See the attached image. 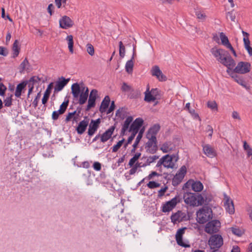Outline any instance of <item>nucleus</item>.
I'll return each mask as SVG.
<instances>
[{"instance_id":"nucleus-9","label":"nucleus","mask_w":252,"mask_h":252,"mask_svg":"<svg viewBox=\"0 0 252 252\" xmlns=\"http://www.w3.org/2000/svg\"><path fill=\"white\" fill-rule=\"evenodd\" d=\"M251 64L248 62H240L238 63L237 66L232 69L233 74L237 73L245 74L250 71Z\"/></svg>"},{"instance_id":"nucleus-20","label":"nucleus","mask_w":252,"mask_h":252,"mask_svg":"<svg viewBox=\"0 0 252 252\" xmlns=\"http://www.w3.org/2000/svg\"><path fill=\"white\" fill-rule=\"evenodd\" d=\"M184 198L186 204L192 206H196L195 193H188L184 195Z\"/></svg>"},{"instance_id":"nucleus-32","label":"nucleus","mask_w":252,"mask_h":252,"mask_svg":"<svg viewBox=\"0 0 252 252\" xmlns=\"http://www.w3.org/2000/svg\"><path fill=\"white\" fill-rule=\"evenodd\" d=\"M191 188L195 192L201 191L203 189V184L200 181H194L192 182Z\"/></svg>"},{"instance_id":"nucleus-38","label":"nucleus","mask_w":252,"mask_h":252,"mask_svg":"<svg viewBox=\"0 0 252 252\" xmlns=\"http://www.w3.org/2000/svg\"><path fill=\"white\" fill-rule=\"evenodd\" d=\"M66 40L68 42V47L69 52L71 53H73V45H74V41L73 39V36L71 35H69L67 36L66 38Z\"/></svg>"},{"instance_id":"nucleus-6","label":"nucleus","mask_w":252,"mask_h":252,"mask_svg":"<svg viewBox=\"0 0 252 252\" xmlns=\"http://www.w3.org/2000/svg\"><path fill=\"white\" fill-rule=\"evenodd\" d=\"M223 244V238L219 234L212 235L208 241V244L211 249H218L222 246Z\"/></svg>"},{"instance_id":"nucleus-28","label":"nucleus","mask_w":252,"mask_h":252,"mask_svg":"<svg viewBox=\"0 0 252 252\" xmlns=\"http://www.w3.org/2000/svg\"><path fill=\"white\" fill-rule=\"evenodd\" d=\"M173 143L171 141H166L162 144L160 149L163 153H167L173 150Z\"/></svg>"},{"instance_id":"nucleus-25","label":"nucleus","mask_w":252,"mask_h":252,"mask_svg":"<svg viewBox=\"0 0 252 252\" xmlns=\"http://www.w3.org/2000/svg\"><path fill=\"white\" fill-rule=\"evenodd\" d=\"M53 87V83H51L48 85V87L44 94L43 97L42 99V103L43 104L45 105L47 102Z\"/></svg>"},{"instance_id":"nucleus-59","label":"nucleus","mask_w":252,"mask_h":252,"mask_svg":"<svg viewBox=\"0 0 252 252\" xmlns=\"http://www.w3.org/2000/svg\"><path fill=\"white\" fill-rule=\"evenodd\" d=\"M40 96H41V94H40V93L39 92V93H38L37 94L35 98L33 100V101L32 102V104H33V107L34 108H36L37 106L38 102V100L40 98Z\"/></svg>"},{"instance_id":"nucleus-4","label":"nucleus","mask_w":252,"mask_h":252,"mask_svg":"<svg viewBox=\"0 0 252 252\" xmlns=\"http://www.w3.org/2000/svg\"><path fill=\"white\" fill-rule=\"evenodd\" d=\"M212 218L211 208L203 206L196 212V220L200 224H204Z\"/></svg>"},{"instance_id":"nucleus-30","label":"nucleus","mask_w":252,"mask_h":252,"mask_svg":"<svg viewBox=\"0 0 252 252\" xmlns=\"http://www.w3.org/2000/svg\"><path fill=\"white\" fill-rule=\"evenodd\" d=\"M123 42L124 43V46H125L127 50L130 49L131 51H132V54H133L134 49V51L136 52L135 46L134 45L133 41L131 39H129L124 40Z\"/></svg>"},{"instance_id":"nucleus-36","label":"nucleus","mask_w":252,"mask_h":252,"mask_svg":"<svg viewBox=\"0 0 252 252\" xmlns=\"http://www.w3.org/2000/svg\"><path fill=\"white\" fill-rule=\"evenodd\" d=\"M244 46L249 55L252 56V48L250 46V41L249 38H243Z\"/></svg>"},{"instance_id":"nucleus-52","label":"nucleus","mask_w":252,"mask_h":252,"mask_svg":"<svg viewBox=\"0 0 252 252\" xmlns=\"http://www.w3.org/2000/svg\"><path fill=\"white\" fill-rule=\"evenodd\" d=\"M87 51L88 53V54L91 56H93L94 55V48L91 44H87Z\"/></svg>"},{"instance_id":"nucleus-5","label":"nucleus","mask_w":252,"mask_h":252,"mask_svg":"<svg viewBox=\"0 0 252 252\" xmlns=\"http://www.w3.org/2000/svg\"><path fill=\"white\" fill-rule=\"evenodd\" d=\"M160 91L158 88H153L151 90L149 85L147 86L146 91L144 92V100L147 102H154V106L158 103L157 99L159 98Z\"/></svg>"},{"instance_id":"nucleus-16","label":"nucleus","mask_w":252,"mask_h":252,"mask_svg":"<svg viewBox=\"0 0 252 252\" xmlns=\"http://www.w3.org/2000/svg\"><path fill=\"white\" fill-rule=\"evenodd\" d=\"M100 123V119L99 118L94 120H92L89 125L88 133L90 136L93 135L95 131L97 130L99 127V125Z\"/></svg>"},{"instance_id":"nucleus-64","label":"nucleus","mask_w":252,"mask_h":252,"mask_svg":"<svg viewBox=\"0 0 252 252\" xmlns=\"http://www.w3.org/2000/svg\"><path fill=\"white\" fill-rule=\"evenodd\" d=\"M41 80L38 76H34L32 77L30 79V82H32L33 84L38 83Z\"/></svg>"},{"instance_id":"nucleus-8","label":"nucleus","mask_w":252,"mask_h":252,"mask_svg":"<svg viewBox=\"0 0 252 252\" xmlns=\"http://www.w3.org/2000/svg\"><path fill=\"white\" fill-rule=\"evenodd\" d=\"M220 226V222L217 220H212L209 221L205 227V231L208 234H213L217 233L219 230Z\"/></svg>"},{"instance_id":"nucleus-43","label":"nucleus","mask_w":252,"mask_h":252,"mask_svg":"<svg viewBox=\"0 0 252 252\" xmlns=\"http://www.w3.org/2000/svg\"><path fill=\"white\" fill-rule=\"evenodd\" d=\"M68 100L64 101L62 103V104L60 106V109L58 110L59 113L63 114L64 113L68 105Z\"/></svg>"},{"instance_id":"nucleus-31","label":"nucleus","mask_w":252,"mask_h":252,"mask_svg":"<svg viewBox=\"0 0 252 252\" xmlns=\"http://www.w3.org/2000/svg\"><path fill=\"white\" fill-rule=\"evenodd\" d=\"M27 85V83L23 82L17 85L16 91L15 92V95L17 97H20L21 95L22 91L25 89Z\"/></svg>"},{"instance_id":"nucleus-11","label":"nucleus","mask_w":252,"mask_h":252,"mask_svg":"<svg viewBox=\"0 0 252 252\" xmlns=\"http://www.w3.org/2000/svg\"><path fill=\"white\" fill-rule=\"evenodd\" d=\"M186 229L187 227H186L179 229L175 235L176 240L178 245L184 248L190 247L189 245L185 243L183 241V236Z\"/></svg>"},{"instance_id":"nucleus-56","label":"nucleus","mask_w":252,"mask_h":252,"mask_svg":"<svg viewBox=\"0 0 252 252\" xmlns=\"http://www.w3.org/2000/svg\"><path fill=\"white\" fill-rule=\"evenodd\" d=\"M76 112V111H74L73 112H69L66 116L65 121L66 122H68L70 121H71V120L73 119V116H74V115H75V114L77 113Z\"/></svg>"},{"instance_id":"nucleus-17","label":"nucleus","mask_w":252,"mask_h":252,"mask_svg":"<svg viewBox=\"0 0 252 252\" xmlns=\"http://www.w3.org/2000/svg\"><path fill=\"white\" fill-rule=\"evenodd\" d=\"M70 79H65L63 77L59 78V80L56 82L54 88L55 92H59L62 91L63 88L67 85Z\"/></svg>"},{"instance_id":"nucleus-23","label":"nucleus","mask_w":252,"mask_h":252,"mask_svg":"<svg viewBox=\"0 0 252 252\" xmlns=\"http://www.w3.org/2000/svg\"><path fill=\"white\" fill-rule=\"evenodd\" d=\"M204 153L208 157L213 158L216 155L214 149L209 144L205 145L203 146Z\"/></svg>"},{"instance_id":"nucleus-1","label":"nucleus","mask_w":252,"mask_h":252,"mask_svg":"<svg viewBox=\"0 0 252 252\" xmlns=\"http://www.w3.org/2000/svg\"><path fill=\"white\" fill-rule=\"evenodd\" d=\"M211 52L221 63L227 67L226 72L228 74H232V69L235 65V63L229 53L225 50L217 48H213Z\"/></svg>"},{"instance_id":"nucleus-34","label":"nucleus","mask_w":252,"mask_h":252,"mask_svg":"<svg viewBox=\"0 0 252 252\" xmlns=\"http://www.w3.org/2000/svg\"><path fill=\"white\" fill-rule=\"evenodd\" d=\"M232 78H233L235 81L238 83L239 85H241L243 87L248 89L247 87L246 83L243 78H240L238 76L235 74L230 75Z\"/></svg>"},{"instance_id":"nucleus-51","label":"nucleus","mask_w":252,"mask_h":252,"mask_svg":"<svg viewBox=\"0 0 252 252\" xmlns=\"http://www.w3.org/2000/svg\"><path fill=\"white\" fill-rule=\"evenodd\" d=\"M131 90V87L130 86L127 85V83L124 82L122 84L121 87V90L124 92H130Z\"/></svg>"},{"instance_id":"nucleus-13","label":"nucleus","mask_w":252,"mask_h":252,"mask_svg":"<svg viewBox=\"0 0 252 252\" xmlns=\"http://www.w3.org/2000/svg\"><path fill=\"white\" fill-rule=\"evenodd\" d=\"M224 206L226 211L230 215L235 212L234 205L233 201L226 195H224Z\"/></svg>"},{"instance_id":"nucleus-44","label":"nucleus","mask_w":252,"mask_h":252,"mask_svg":"<svg viewBox=\"0 0 252 252\" xmlns=\"http://www.w3.org/2000/svg\"><path fill=\"white\" fill-rule=\"evenodd\" d=\"M141 156V153H137L129 160V161L128 162V165H129L130 167H132L133 165H134V164H135L139 158V157Z\"/></svg>"},{"instance_id":"nucleus-10","label":"nucleus","mask_w":252,"mask_h":252,"mask_svg":"<svg viewBox=\"0 0 252 252\" xmlns=\"http://www.w3.org/2000/svg\"><path fill=\"white\" fill-rule=\"evenodd\" d=\"M151 73L160 82H164L167 80L166 76L163 74L161 70L158 65L153 66L151 69Z\"/></svg>"},{"instance_id":"nucleus-58","label":"nucleus","mask_w":252,"mask_h":252,"mask_svg":"<svg viewBox=\"0 0 252 252\" xmlns=\"http://www.w3.org/2000/svg\"><path fill=\"white\" fill-rule=\"evenodd\" d=\"M7 88L2 83H0V95L3 96L5 94Z\"/></svg>"},{"instance_id":"nucleus-53","label":"nucleus","mask_w":252,"mask_h":252,"mask_svg":"<svg viewBox=\"0 0 252 252\" xmlns=\"http://www.w3.org/2000/svg\"><path fill=\"white\" fill-rule=\"evenodd\" d=\"M160 186V184L156 182L155 181H150L147 184V186L150 189H155L158 187H159Z\"/></svg>"},{"instance_id":"nucleus-62","label":"nucleus","mask_w":252,"mask_h":252,"mask_svg":"<svg viewBox=\"0 0 252 252\" xmlns=\"http://www.w3.org/2000/svg\"><path fill=\"white\" fill-rule=\"evenodd\" d=\"M8 54V52L6 48L0 46V55L3 56H6Z\"/></svg>"},{"instance_id":"nucleus-40","label":"nucleus","mask_w":252,"mask_h":252,"mask_svg":"<svg viewBox=\"0 0 252 252\" xmlns=\"http://www.w3.org/2000/svg\"><path fill=\"white\" fill-rule=\"evenodd\" d=\"M141 163L137 162L131 167V169L129 171V175H133L137 171H140Z\"/></svg>"},{"instance_id":"nucleus-21","label":"nucleus","mask_w":252,"mask_h":252,"mask_svg":"<svg viewBox=\"0 0 252 252\" xmlns=\"http://www.w3.org/2000/svg\"><path fill=\"white\" fill-rule=\"evenodd\" d=\"M141 126H142V118H138L131 124L129 131L137 133Z\"/></svg>"},{"instance_id":"nucleus-48","label":"nucleus","mask_w":252,"mask_h":252,"mask_svg":"<svg viewBox=\"0 0 252 252\" xmlns=\"http://www.w3.org/2000/svg\"><path fill=\"white\" fill-rule=\"evenodd\" d=\"M141 138H142V129H140V130L139 131L138 136H137L136 140L134 142V143L133 145V149L132 150V151L135 150V147L137 146V145L139 143V142Z\"/></svg>"},{"instance_id":"nucleus-63","label":"nucleus","mask_w":252,"mask_h":252,"mask_svg":"<svg viewBox=\"0 0 252 252\" xmlns=\"http://www.w3.org/2000/svg\"><path fill=\"white\" fill-rule=\"evenodd\" d=\"M63 114L59 113V111H53L52 115V118L53 120H57L60 116V115H62Z\"/></svg>"},{"instance_id":"nucleus-61","label":"nucleus","mask_w":252,"mask_h":252,"mask_svg":"<svg viewBox=\"0 0 252 252\" xmlns=\"http://www.w3.org/2000/svg\"><path fill=\"white\" fill-rule=\"evenodd\" d=\"M196 15L197 18L201 20H204L206 17L204 13L200 11L196 12Z\"/></svg>"},{"instance_id":"nucleus-3","label":"nucleus","mask_w":252,"mask_h":252,"mask_svg":"<svg viewBox=\"0 0 252 252\" xmlns=\"http://www.w3.org/2000/svg\"><path fill=\"white\" fill-rule=\"evenodd\" d=\"M178 159V154H167L159 159L156 167L160 172H162V165L167 168L173 169L175 167V162H177Z\"/></svg>"},{"instance_id":"nucleus-50","label":"nucleus","mask_w":252,"mask_h":252,"mask_svg":"<svg viewBox=\"0 0 252 252\" xmlns=\"http://www.w3.org/2000/svg\"><path fill=\"white\" fill-rule=\"evenodd\" d=\"M12 95L11 94L10 96L6 97L3 100V103L4 104V106L5 107H10L12 105Z\"/></svg>"},{"instance_id":"nucleus-37","label":"nucleus","mask_w":252,"mask_h":252,"mask_svg":"<svg viewBox=\"0 0 252 252\" xmlns=\"http://www.w3.org/2000/svg\"><path fill=\"white\" fill-rule=\"evenodd\" d=\"M220 36L221 41V43L224 46H225L226 48H228V47H229V45H231V44L229 43L227 37L224 34L223 32H220Z\"/></svg>"},{"instance_id":"nucleus-27","label":"nucleus","mask_w":252,"mask_h":252,"mask_svg":"<svg viewBox=\"0 0 252 252\" xmlns=\"http://www.w3.org/2000/svg\"><path fill=\"white\" fill-rule=\"evenodd\" d=\"M110 102V99L108 95L105 96L104 98L101 102L99 111L101 113H104L106 111V109L108 108Z\"/></svg>"},{"instance_id":"nucleus-35","label":"nucleus","mask_w":252,"mask_h":252,"mask_svg":"<svg viewBox=\"0 0 252 252\" xmlns=\"http://www.w3.org/2000/svg\"><path fill=\"white\" fill-rule=\"evenodd\" d=\"M230 229L231 230L232 233L237 236H241L244 233V230L240 229L239 227L235 226L233 227H231L230 228Z\"/></svg>"},{"instance_id":"nucleus-54","label":"nucleus","mask_w":252,"mask_h":252,"mask_svg":"<svg viewBox=\"0 0 252 252\" xmlns=\"http://www.w3.org/2000/svg\"><path fill=\"white\" fill-rule=\"evenodd\" d=\"M187 172V168L185 165L182 166L177 173L179 175H181L182 177H185V174Z\"/></svg>"},{"instance_id":"nucleus-45","label":"nucleus","mask_w":252,"mask_h":252,"mask_svg":"<svg viewBox=\"0 0 252 252\" xmlns=\"http://www.w3.org/2000/svg\"><path fill=\"white\" fill-rule=\"evenodd\" d=\"M79 103L80 105H83L85 103L88 97L86 93H82L79 94Z\"/></svg>"},{"instance_id":"nucleus-41","label":"nucleus","mask_w":252,"mask_h":252,"mask_svg":"<svg viewBox=\"0 0 252 252\" xmlns=\"http://www.w3.org/2000/svg\"><path fill=\"white\" fill-rule=\"evenodd\" d=\"M12 50H13V57L15 58L17 57L19 54L20 48L18 46V40H15L14 41L13 46H12Z\"/></svg>"},{"instance_id":"nucleus-12","label":"nucleus","mask_w":252,"mask_h":252,"mask_svg":"<svg viewBox=\"0 0 252 252\" xmlns=\"http://www.w3.org/2000/svg\"><path fill=\"white\" fill-rule=\"evenodd\" d=\"M97 91L95 89H93L90 92L88 103L86 108V111L90 110L92 108H93L95 105L96 99L97 95Z\"/></svg>"},{"instance_id":"nucleus-42","label":"nucleus","mask_w":252,"mask_h":252,"mask_svg":"<svg viewBox=\"0 0 252 252\" xmlns=\"http://www.w3.org/2000/svg\"><path fill=\"white\" fill-rule=\"evenodd\" d=\"M119 55L121 58H124L125 56L126 52V47L125 46H124V43L123 41H121L119 43Z\"/></svg>"},{"instance_id":"nucleus-33","label":"nucleus","mask_w":252,"mask_h":252,"mask_svg":"<svg viewBox=\"0 0 252 252\" xmlns=\"http://www.w3.org/2000/svg\"><path fill=\"white\" fill-rule=\"evenodd\" d=\"M183 178L184 177L176 173L172 180V185L174 187L177 186L181 183Z\"/></svg>"},{"instance_id":"nucleus-26","label":"nucleus","mask_w":252,"mask_h":252,"mask_svg":"<svg viewBox=\"0 0 252 252\" xmlns=\"http://www.w3.org/2000/svg\"><path fill=\"white\" fill-rule=\"evenodd\" d=\"M81 92V88L77 83L72 84L71 86V93L74 98H78Z\"/></svg>"},{"instance_id":"nucleus-29","label":"nucleus","mask_w":252,"mask_h":252,"mask_svg":"<svg viewBox=\"0 0 252 252\" xmlns=\"http://www.w3.org/2000/svg\"><path fill=\"white\" fill-rule=\"evenodd\" d=\"M158 158L159 157L156 155L150 156L149 157H143V160H144V162L143 163V167L149 165L151 163Z\"/></svg>"},{"instance_id":"nucleus-57","label":"nucleus","mask_w":252,"mask_h":252,"mask_svg":"<svg viewBox=\"0 0 252 252\" xmlns=\"http://www.w3.org/2000/svg\"><path fill=\"white\" fill-rule=\"evenodd\" d=\"M29 63L27 59L25 58L20 65V68L22 69V71L25 70L26 69V66L28 64H29Z\"/></svg>"},{"instance_id":"nucleus-55","label":"nucleus","mask_w":252,"mask_h":252,"mask_svg":"<svg viewBox=\"0 0 252 252\" xmlns=\"http://www.w3.org/2000/svg\"><path fill=\"white\" fill-rule=\"evenodd\" d=\"M207 106L212 110H217V104L215 101H208Z\"/></svg>"},{"instance_id":"nucleus-15","label":"nucleus","mask_w":252,"mask_h":252,"mask_svg":"<svg viewBox=\"0 0 252 252\" xmlns=\"http://www.w3.org/2000/svg\"><path fill=\"white\" fill-rule=\"evenodd\" d=\"M60 27L63 29H67L73 25V21L68 16H63L59 20Z\"/></svg>"},{"instance_id":"nucleus-39","label":"nucleus","mask_w":252,"mask_h":252,"mask_svg":"<svg viewBox=\"0 0 252 252\" xmlns=\"http://www.w3.org/2000/svg\"><path fill=\"white\" fill-rule=\"evenodd\" d=\"M133 121V118L131 116H128L125 120L122 127V132H126L128 128L129 125Z\"/></svg>"},{"instance_id":"nucleus-22","label":"nucleus","mask_w":252,"mask_h":252,"mask_svg":"<svg viewBox=\"0 0 252 252\" xmlns=\"http://www.w3.org/2000/svg\"><path fill=\"white\" fill-rule=\"evenodd\" d=\"M115 129L114 126H110L105 132L100 136V141L104 143L108 140L111 137Z\"/></svg>"},{"instance_id":"nucleus-46","label":"nucleus","mask_w":252,"mask_h":252,"mask_svg":"<svg viewBox=\"0 0 252 252\" xmlns=\"http://www.w3.org/2000/svg\"><path fill=\"white\" fill-rule=\"evenodd\" d=\"M140 95V91L139 90H134L131 89L129 94L130 98H136Z\"/></svg>"},{"instance_id":"nucleus-7","label":"nucleus","mask_w":252,"mask_h":252,"mask_svg":"<svg viewBox=\"0 0 252 252\" xmlns=\"http://www.w3.org/2000/svg\"><path fill=\"white\" fill-rule=\"evenodd\" d=\"M181 198L179 195H176L171 200L166 202L163 205L161 209L162 212L166 213L172 211L176 205L181 201Z\"/></svg>"},{"instance_id":"nucleus-60","label":"nucleus","mask_w":252,"mask_h":252,"mask_svg":"<svg viewBox=\"0 0 252 252\" xmlns=\"http://www.w3.org/2000/svg\"><path fill=\"white\" fill-rule=\"evenodd\" d=\"M227 17H229L232 21L235 22L236 17L235 15L234 14V10H233L228 12L227 13Z\"/></svg>"},{"instance_id":"nucleus-47","label":"nucleus","mask_w":252,"mask_h":252,"mask_svg":"<svg viewBox=\"0 0 252 252\" xmlns=\"http://www.w3.org/2000/svg\"><path fill=\"white\" fill-rule=\"evenodd\" d=\"M196 203L197 205H201L204 202V197L200 194H195Z\"/></svg>"},{"instance_id":"nucleus-24","label":"nucleus","mask_w":252,"mask_h":252,"mask_svg":"<svg viewBox=\"0 0 252 252\" xmlns=\"http://www.w3.org/2000/svg\"><path fill=\"white\" fill-rule=\"evenodd\" d=\"M136 56V52L134 51L133 54H132V57L130 60L126 62L125 65L126 71L128 73H131L133 70V67L134 65L133 60L135 56Z\"/></svg>"},{"instance_id":"nucleus-2","label":"nucleus","mask_w":252,"mask_h":252,"mask_svg":"<svg viewBox=\"0 0 252 252\" xmlns=\"http://www.w3.org/2000/svg\"><path fill=\"white\" fill-rule=\"evenodd\" d=\"M160 129L158 124H154L147 132L146 137L148 141L146 143V151L150 154H154L158 150L157 135Z\"/></svg>"},{"instance_id":"nucleus-19","label":"nucleus","mask_w":252,"mask_h":252,"mask_svg":"<svg viewBox=\"0 0 252 252\" xmlns=\"http://www.w3.org/2000/svg\"><path fill=\"white\" fill-rule=\"evenodd\" d=\"M185 214L181 211H178L176 213H173L170 217L171 221L174 224L183 221L185 217Z\"/></svg>"},{"instance_id":"nucleus-14","label":"nucleus","mask_w":252,"mask_h":252,"mask_svg":"<svg viewBox=\"0 0 252 252\" xmlns=\"http://www.w3.org/2000/svg\"><path fill=\"white\" fill-rule=\"evenodd\" d=\"M89 118L87 116H85L84 120L80 122L76 128L78 134H82L85 131L89 125Z\"/></svg>"},{"instance_id":"nucleus-49","label":"nucleus","mask_w":252,"mask_h":252,"mask_svg":"<svg viewBox=\"0 0 252 252\" xmlns=\"http://www.w3.org/2000/svg\"><path fill=\"white\" fill-rule=\"evenodd\" d=\"M125 141V139L119 141L117 144L112 147V152H116L120 148Z\"/></svg>"},{"instance_id":"nucleus-18","label":"nucleus","mask_w":252,"mask_h":252,"mask_svg":"<svg viewBox=\"0 0 252 252\" xmlns=\"http://www.w3.org/2000/svg\"><path fill=\"white\" fill-rule=\"evenodd\" d=\"M117 229V231H120L122 235H126L131 231L130 226L122 221L119 222Z\"/></svg>"}]
</instances>
